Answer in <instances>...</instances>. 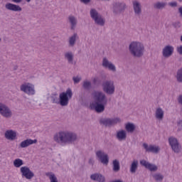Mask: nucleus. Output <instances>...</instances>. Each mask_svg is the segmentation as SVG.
Here are the masks:
<instances>
[{
    "label": "nucleus",
    "instance_id": "f257e3e1",
    "mask_svg": "<svg viewBox=\"0 0 182 182\" xmlns=\"http://www.w3.org/2000/svg\"><path fill=\"white\" fill-rule=\"evenodd\" d=\"M92 99L90 103V109L95 110L97 113H103L105 112V106L107 105V98L103 92H95L92 94Z\"/></svg>",
    "mask_w": 182,
    "mask_h": 182
},
{
    "label": "nucleus",
    "instance_id": "f03ea898",
    "mask_svg": "<svg viewBox=\"0 0 182 182\" xmlns=\"http://www.w3.org/2000/svg\"><path fill=\"white\" fill-rule=\"evenodd\" d=\"M129 50L133 58H141L144 55V45L141 42L132 41L129 46Z\"/></svg>",
    "mask_w": 182,
    "mask_h": 182
},
{
    "label": "nucleus",
    "instance_id": "7ed1b4c3",
    "mask_svg": "<svg viewBox=\"0 0 182 182\" xmlns=\"http://www.w3.org/2000/svg\"><path fill=\"white\" fill-rule=\"evenodd\" d=\"M53 140L60 146H66L69 143V132L60 131L54 134Z\"/></svg>",
    "mask_w": 182,
    "mask_h": 182
},
{
    "label": "nucleus",
    "instance_id": "20e7f679",
    "mask_svg": "<svg viewBox=\"0 0 182 182\" xmlns=\"http://www.w3.org/2000/svg\"><path fill=\"white\" fill-rule=\"evenodd\" d=\"M90 15L92 19L94 21L95 25H99V26H105L106 23V20L96 9H91L90 11Z\"/></svg>",
    "mask_w": 182,
    "mask_h": 182
},
{
    "label": "nucleus",
    "instance_id": "39448f33",
    "mask_svg": "<svg viewBox=\"0 0 182 182\" xmlns=\"http://www.w3.org/2000/svg\"><path fill=\"white\" fill-rule=\"evenodd\" d=\"M53 103L55 105H60V106H68L69 102V98L68 97V94L66 92H63L60 95H54L52 97Z\"/></svg>",
    "mask_w": 182,
    "mask_h": 182
},
{
    "label": "nucleus",
    "instance_id": "423d86ee",
    "mask_svg": "<svg viewBox=\"0 0 182 182\" xmlns=\"http://www.w3.org/2000/svg\"><path fill=\"white\" fill-rule=\"evenodd\" d=\"M168 141L173 151H174L177 154L178 153H181L182 146L181 144H180V142L178 141V139H177V138L174 136H170L168 139Z\"/></svg>",
    "mask_w": 182,
    "mask_h": 182
},
{
    "label": "nucleus",
    "instance_id": "0eeeda50",
    "mask_svg": "<svg viewBox=\"0 0 182 182\" xmlns=\"http://www.w3.org/2000/svg\"><path fill=\"white\" fill-rule=\"evenodd\" d=\"M20 173L23 178H26V180H32L35 177L33 171L27 166H21L20 168Z\"/></svg>",
    "mask_w": 182,
    "mask_h": 182
},
{
    "label": "nucleus",
    "instance_id": "6e6552de",
    "mask_svg": "<svg viewBox=\"0 0 182 182\" xmlns=\"http://www.w3.org/2000/svg\"><path fill=\"white\" fill-rule=\"evenodd\" d=\"M127 8V5H126V3L120 1L115 2L113 4L112 12L114 15H120V14H122V12L126 11Z\"/></svg>",
    "mask_w": 182,
    "mask_h": 182
},
{
    "label": "nucleus",
    "instance_id": "1a4fd4ad",
    "mask_svg": "<svg viewBox=\"0 0 182 182\" xmlns=\"http://www.w3.org/2000/svg\"><path fill=\"white\" fill-rule=\"evenodd\" d=\"M120 122H122V120L119 117L105 118L100 120V123L107 127H112V126L118 124Z\"/></svg>",
    "mask_w": 182,
    "mask_h": 182
},
{
    "label": "nucleus",
    "instance_id": "9d476101",
    "mask_svg": "<svg viewBox=\"0 0 182 182\" xmlns=\"http://www.w3.org/2000/svg\"><path fill=\"white\" fill-rule=\"evenodd\" d=\"M0 114L6 119H11L12 117V110L5 104L0 102Z\"/></svg>",
    "mask_w": 182,
    "mask_h": 182
},
{
    "label": "nucleus",
    "instance_id": "9b49d317",
    "mask_svg": "<svg viewBox=\"0 0 182 182\" xmlns=\"http://www.w3.org/2000/svg\"><path fill=\"white\" fill-rule=\"evenodd\" d=\"M95 154L97 159L100 160V161H101L102 164H105V166H107V164H109V155L105 153V151H97Z\"/></svg>",
    "mask_w": 182,
    "mask_h": 182
},
{
    "label": "nucleus",
    "instance_id": "f8f14e48",
    "mask_svg": "<svg viewBox=\"0 0 182 182\" xmlns=\"http://www.w3.org/2000/svg\"><path fill=\"white\" fill-rule=\"evenodd\" d=\"M173 53H174V47L173 46H166L162 50V55L166 59L172 56Z\"/></svg>",
    "mask_w": 182,
    "mask_h": 182
},
{
    "label": "nucleus",
    "instance_id": "ddd939ff",
    "mask_svg": "<svg viewBox=\"0 0 182 182\" xmlns=\"http://www.w3.org/2000/svg\"><path fill=\"white\" fill-rule=\"evenodd\" d=\"M143 147L148 153H154L157 154L160 151V146L156 145H149L146 143L143 144Z\"/></svg>",
    "mask_w": 182,
    "mask_h": 182
},
{
    "label": "nucleus",
    "instance_id": "4468645a",
    "mask_svg": "<svg viewBox=\"0 0 182 182\" xmlns=\"http://www.w3.org/2000/svg\"><path fill=\"white\" fill-rule=\"evenodd\" d=\"M36 143H38V139H26L19 144V147L20 149H26V147L36 144Z\"/></svg>",
    "mask_w": 182,
    "mask_h": 182
},
{
    "label": "nucleus",
    "instance_id": "2eb2a0df",
    "mask_svg": "<svg viewBox=\"0 0 182 182\" xmlns=\"http://www.w3.org/2000/svg\"><path fill=\"white\" fill-rule=\"evenodd\" d=\"M104 92H114V82L112 80H107L102 83Z\"/></svg>",
    "mask_w": 182,
    "mask_h": 182
},
{
    "label": "nucleus",
    "instance_id": "dca6fc26",
    "mask_svg": "<svg viewBox=\"0 0 182 182\" xmlns=\"http://www.w3.org/2000/svg\"><path fill=\"white\" fill-rule=\"evenodd\" d=\"M115 139H117L118 141H126V139H127V132L124 129H119L117 131L115 134Z\"/></svg>",
    "mask_w": 182,
    "mask_h": 182
},
{
    "label": "nucleus",
    "instance_id": "f3484780",
    "mask_svg": "<svg viewBox=\"0 0 182 182\" xmlns=\"http://www.w3.org/2000/svg\"><path fill=\"white\" fill-rule=\"evenodd\" d=\"M102 66L105 68V69H108L111 70V72H116V66L112 64V62L109 61L107 58H104L102 60Z\"/></svg>",
    "mask_w": 182,
    "mask_h": 182
},
{
    "label": "nucleus",
    "instance_id": "a211bd4d",
    "mask_svg": "<svg viewBox=\"0 0 182 182\" xmlns=\"http://www.w3.org/2000/svg\"><path fill=\"white\" fill-rule=\"evenodd\" d=\"M140 164L141 166H144L145 168H147L149 170V171H157V166L155 164H151L150 162L146 161V160H141L140 161Z\"/></svg>",
    "mask_w": 182,
    "mask_h": 182
},
{
    "label": "nucleus",
    "instance_id": "6ab92c4d",
    "mask_svg": "<svg viewBox=\"0 0 182 182\" xmlns=\"http://www.w3.org/2000/svg\"><path fill=\"white\" fill-rule=\"evenodd\" d=\"M132 7L134 14L136 16H140V15H141V4H140L139 1L134 0L132 1Z\"/></svg>",
    "mask_w": 182,
    "mask_h": 182
},
{
    "label": "nucleus",
    "instance_id": "aec40b11",
    "mask_svg": "<svg viewBox=\"0 0 182 182\" xmlns=\"http://www.w3.org/2000/svg\"><path fill=\"white\" fill-rule=\"evenodd\" d=\"M21 92H35V85L30 82H24L20 86Z\"/></svg>",
    "mask_w": 182,
    "mask_h": 182
},
{
    "label": "nucleus",
    "instance_id": "412c9836",
    "mask_svg": "<svg viewBox=\"0 0 182 182\" xmlns=\"http://www.w3.org/2000/svg\"><path fill=\"white\" fill-rule=\"evenodd\" d=\"M4 136L7 140H16L18 134L16 131L12 129H8L5 132Z\"/></svg>",
    "mask_w": 182,
    "mask_h": 182
},
{
    "label": "nucleus",
    "instance_id": "4be33fe9",
    "mask_svg": "<svg viewBox=\"0 0 182 182\" xmlns=\"http://www.w3.org/2000/svg\"><path fill=\"white\" fill-rule=\"evenodd\" d=\"M5 8L7 11H12L13 12H21V11H22V8L19 6V5L11 3L6 4Z\"/></svg>",
    "mask_w": 182,
    "mask_h": 182
},
{
    "label": "nucleus",
    "instance_id": "5701e85b",
    "mask_svg": "<svg viewBox=\"0 0 182 182\" xmlns=\"http://www.w3.org/2000/svg\"><path fill=\"white\" fill-rule=\"evenodd\" d=\"M155 118L156 120L161 121L164 119V110L161 107H157L155 110Z\"/></svg>",
    "mask_w": 182,
    "mask_h": 182
},
{
    "label": "nucleus",
    "instance_id": "b1692460",
    "mask_svg": "<svg viewBox=\"0 0 182 182\" xmlns=\"http://www.w3.org/2000/svg\"><path fill=\"white\" fill-rule=\"evenodd\" d=\"M91 180H93L94 181H98V182H105L106 181V178H105V176L100 174V173H94L90 176Z\"/></svg>",
    "mask_w": 182,
    "mask_h": 182
},
{
    "label": "nucleus",
    "instance_id": "393cba45",
    "mask_svg": "<svg viewBox=\"0 0 182 182\" xmlns=\"http://www.w3.org/2000/svg\"><path fill=\"white\" fill-rule=\"evenodd\" d=\"M79 39V36H77V33H75L73 36L70 37L69 40V46L73 48L75 45H76V41Z\"/></svg>",
    "mask_w": 182,
    "mask_h": 182
},
{
    "label": "nucleus",
    "instance_id": "a878e982",
    "mask_svg": "<svg viewBox=\"0 0 182 182\" xmlns=\"http://www.w3.org/2000/svg\"><path fill=\"white\" fill-rule=\"evenodd\" d=\"M112 170L114 173L120 171V162H119V160L114 159L112 161Z\"/></svg>",
    "mask_w": 182,
    "mask_h": 182
},
{
    "label": "nucleus",
    "instance_id": "bb28decb",
    "mask_svg": "<svg viewBox=\"0 0 182 182\" xmlns=\"http://www.w3.org/2000/svg\"><path fill=\"white\" fill-rule=\"evenodd\" d=\"M46 176L49 178L50 182H59L58 177H56V175L53 172H47L46 173Z\"/></svg>",
    "mask_w": 182,
    "mask_h": 182
},
{
    "label": "nucleus",
    "instance_id": "cd10ccee",
    "mask_svg": "<svg viewBox=\"0 0 182 182\" xmlns=\"http://www.w3.org/2000/svg\"><path fill=\"white\" fill-rule=\"evenodd\" d=\"M125 129L128 133H134V130H136V125L133 123H127L125 124Z\"/></svg>",
    "mask_w": 182,
    "mask_h": 182
},
{
    "label": "nucleus",
    "instance_id": "c85d7f7f",
    "mask_svg": "<svg viewBox=\"0 0 182 182\" xmlns=\"http://www.w3.org/2000/svg\"><path fill=\"white\" fill-rule=\"evenodd\" d=\"M167 6V3L163 1H158L154 4V9H164Z\"/></svg>",
    "mask_w": 182,
    "mask_h": 182
},
{
    "label": "nucleus",
    "instance_id": "c756f323",
    "mask_svg": "<svg viewBox=\"0 0 182 182\" xmlns=\"http://www.w3.org/2000/svg\"><path fill=\"white\" fill-rule=\"evenodd\" d=\"M13 166H14L16 168H19L20 167H22V166H23V160L19 158L14 159L13 161Z\"/></svg>",
    "mask_w": 182,
    "mask_h": 182
},
{
    "label": "nucleus",
    "instance_id": "7c9ffc66",
    "mask_svg": "<svg viewBox=\"0 0 182 182\" xmlns=\"http://www.w3.org/2000/svg\"><path fill=\"white\" fill-rule=\"evenodd\" d=\"M69 21L71 24V29L73 31H75V28H76V25H77V20L76 19V18H75V16H71L69 18Z\"/></svg>",
    "mask_w": 182,
    "mask_h": 182
},
{
    "label": "nucleus",
    "instance_id": "2f4dec72",
    "mask_svg": "<svg viewBox=\"0 0 182 182\" xmlns=\"http://www.w3.org/2000/svg\"><path fill=\"white\" fill-rule=\"evenodd\" d=\"M139 166V161H134L130 166V171L131 173H136V171L137 170V167Z\"/></svg>",
    "mask_w": 182,
    "mask_h": 182
},
{
    "label": "nucleus",
    "instance_id": "473e14b6",
    "mask_svg": "<svg viewBox=\"0 0 182 182\" xmlns=\"http://www.w3.org/2000/svg\"><path fill=\"white\" fill-rule=\"evenodd\" d=\"M77 140V135L73 132H70L69 134V143H73Z\"/></svg>",
    "mask_w": 182,
    "mask_h": 182
},
{
    "label": "nucleus",
    "instance_id": "72a5a7b5",
    "mask_svg": "<svg viewBox=\"0 0 182 182\" xmlns=\"http://www.w3.org/2000/svg\"><path fill=\"white\" fill-rule=\"evenodd\" d=\"M176 80L179 83H182V68L178 69L176 73Z\"/></svg>",
    "mask_w": 182,
    "mask_h": 182
},
{
    "label": "nucleus",
    "instance_id": "f704fd0d",
    "mask_svg": "<svg viewBox=\"0 0 182 182\" xmlns=\"http://www.w3.org/2000/svg\"><path fill=\"white\" fill-rule=\"evenodd\" d=\"M82 87L89 90V89H92V82L89 80H85L83 82Z\"/></svg>",
    "mask_w": 182,
    "mask_h": 182
},
{
    "label": "nucleus",
    "instance_id": "c9c22d12",
    "mask_svg": "<svg viewBox=\"0 0 182 182\" xmlns=\"http://www.w3.org/2000/svg\"><path fill=\"white\" fill-rule=\"evenodd\" d=\"M153 178L156 181H163V178H164V176L161 175V173H155L153 175Z\"/></svg>",
    "mask_w": 182,
    "mask_h": 182
},
{
    "label": "nucleus",
    "instance_id": "e433bc0d",
    "mask_svg": "<svg viewBox=\"0 0 182 182\" xmlns=\"http://www.w3.org/2000/svg\"><path fill=\"white\" fill-rule=\"evenodd\" d=\"M175 129L177 132H181L182 131V120L180 119L176 122V125L175 127Z\"/></svg>",
    "mask_w": 182,
    "mask_h": 182
},
{
    "label": "nucleus",
    "instance_id": "4c0bfd02",
    "mask_svg": "<svg viewBox=\"0 0 182 182\" xmlns=\"http://www.w3.org/2000/svg\"><path fill=\"white\" fill-rule=\"evenodd\" d=\"M74 83H79L82 80V77H73Z\"/></svg>",
    "mask_w": 182,
    "mask_h": 182
},
{
    "label": "nucleus",
    "instance_id": "58836bf2",
    "mask_svg": "<svg viewBox=\"0 0 182 182\" xmlns=\"http://www.w3.org/2000/svg\"><path fill=\"white\" fill-rule=\"evenodd\" d=\"M69 63L73 65V53H69Z\"/></svg>",
    "mask_w": 182,
    "mask_h": 182
},
{
    "label": "nucleus",
    "instance_id": "ea45409f",
    "mask_svg": "<svg viewBox=\"0 0 182 182\" xmlns=\"http://www.w3.org/2000/svg\"><path fill=\"white\" fill-rule=\"evenodd\" d=\"M97 83H99V78L97 77H94L92 79V84H93V86H97Z\"/></svg>",
    "mask_w": 182,
    "mask_h": 182
},
{
    "label": "nucleus",
    "instance_id": "a19ab883",
    "mask_svg": "<svg viewBox=\"0 0 182 182\" xmlns=\"http://www.w3.org/2000/svg\"><path fill=\"white\" fill-rule=\"evenodd\" d=\"M177 52L179 53V55H182V46L177 48Z\"/></svg>",
    "mask_w": 182,
    "mask_h": 182
},
{
    "label": "nucleus",
    "instance_id": "79ce46f5",
    "mask_svg": "<svg viewBox=\"0 0 182 182\" xmlns=\"http://www.w3.org/2000/svg\"><path fill=\"white\" fill-rule=\"evenodd\" d=\"M169 5H170V6L176 7V6H177V1L171 2V3H169Z\"/></svg>",
    "mask_w": 182,
    "mask_h": 182
},
{
    "label": "nucleus",
    "instance_id": "37998d69",
    "mask_svg": "<svg viewBox=\"0 0 182 182\" xmlns=\"http://www.w3.org/2000/svg\"><path fill=\"white\" fill-rule=\"evenodd\" d=\"M80 2H82V4H85V5H87V4H90L91 0H80Z\"/></svg>",
    "mask_w": 182,
    "mask_h": 182
},
{
    "label": "nucleus",
    "instance_id": "c03bdc74",
    "mask_svg": "<svg viewBox=\"0 0 182 182\" xmlns=\"http://www.w3.org/2000/svg\"><path fill=\"white\" fill-rule=\"evenodd\" d=\"M12 2H14V4H21L22 2V0H11Z\"/></svg>",
    "mask_w": 182,
    "mask_h": 182
},
{
    "label": "nucleus",
    "instance_id": "a18cd8bd",
    "mask_svg": "<svg viewBox=\"0 0 182 182\" xmlns=\"http://www.w3.org/2000/svg\"><path fill=\"white\" fill-rule=\"evenodd\" d=\"M178 12L180 14V16L182 18V6L178 8Z\"/></svg>",
    "mask_w": 182,
    "mask_h": 182
},
{
    "label": "nucleus",
    "instance_id": "49530a36",
    "mask_svg": "<svg viewBox=\"0 0 182 182\" xmlns=\"http://www.w3.org/2000/svg\"><path fill=\"white\" fill-rule=\"evenodd\" d=\"M65 59H67L68 60H69V53H66L65 54Z\"/></svg>",
    "mask_w": 182,
    "mask_h": 182
},
{
    "label": "nucleus",
    "instance_id": "de8ad7c7",
    "mask_svg": "<svg viewBox=\"0 0 182 182\" xmlns=\"http://www.w3.org/2000/svg\"><path fill=\"white\" fill-rule=\"evenodd\" d=\"M94 163H95V161H94L93 159H90L89 160V164H94Z\"/></svg>",
    "mask_w": 182,
    "mask_h": 182
},
{
    "label": "nucleus",
    "instance_id": "09e8293b",
    "mask_svg": "<svg viewBox=\"0 0 182 182\" xmlns=\"http://www.w3.org/2000/svg\"><path fill=\"white\" fill-rule=\"evenodd\" d=\"M27 95H35V92H26Z\"/></svg>",
    "mask_w": 182,
    "mask_h": 182
},
{
    "label": "nucleus",
    "instance_id": "8fccbe9b",
    "mask_svg": "<svg viewBox=\"0 0 182 182\" xmlns=\"http://www.w3.org/2000/svg\"><path fill=\"white\" fill-rule=\"evenodd\" d=\"M69 97H72V92H69Z\"/></svg>",
    "mask_w": 182,
    "mask_h": 182
},
{
    "label": "nucleus",
    "instance_id": "3c124183",
    "mask_svg": "<svg viewBox=\"0 0 182 182\" xmlns=\"http://www.w3.org/2000/svg\"><path fill=\"white\" fill-rule=\"evenodd\" d=\"M108 93H109V95H112L113 94V92H108Z\"/></svg>",
    "mask_w": 182,
    "mask_h": 182
},
{
    "label": "nucleus",
    "instance_id": "603ef678",
    "mask_svg": "<svg viewBox=\"0 0 182 182\" xmlns=\"http://www.w3.org/2000/svg\"><path fill=\"white\" fill-rule=\"evenodd\" d=\"M26 2H30L31 1V0H26Z\"/></svg>",
    "mask_w": 182,
    "mask_h": 182
},
{
    "label": "nucleus",
    "instance_id": "864d4df0",
    "mask_svg": "<svg viewBox=\"0 0 182 182\" xmlns=\"http://www.w3.org/2000/svg\"><path fill=\"white\" fill-rule=\"evenodd\" d=\"M178 2H182V0H178Z\"/></svg>",
    "mask_w": 182,
    "mask_h": 182
},
{
    "label": "nucleus",
    "instance_id": "5fc2aeb1",
    "mask_svg": "<svg viewBox=\"0 0 182 182\" xmlns=\"http://www.w3.org/2000/svg\"><path fill=\"white\" fill-rule=\"evenodd\" d=\"M66 92H69V89H68V90H66Z\"/></svg>",
    "mask_w": 182,
    "mask_h": 182
},
{
    "label": "nucleus",
    "instance_id": "6e6d98bb",
    "mask_svg": "<svg viewBox=\"0 0 182 182\" xmlns=\"http://www.w3.org/2000/svg\"><path fill=\"white\" fill-rule=\"evenodd\" d=\"M69 92H72V90H69Z\"/></svg>",
    "mask_w": 182,
    "mask_h": 182
},
{
    "label": "nucleus",
    "instance_id": "4d7b16f0",
    "mask_svg": "<svg viewBox=\"0 0 182 182\" xmlns=\"http://www.w3.org/2000/svg\"><path fill=\"white\" fill-rule=\"evenodd\" d=\"M0 42H1V38H0Z\"/></svg>",
    "mask_w": 182,
    "mask_h": 182
}]
</instances>
